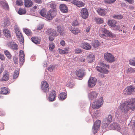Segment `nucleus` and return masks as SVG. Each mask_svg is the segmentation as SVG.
I'll return each mask as SVG.
<instances>
[{
  "instance_id": "nucleus-45",
  "label": "nucleus",
  "mask_w": 135,
  "mask_h": 135,
  "mask_svg": "<svg viewBox=\"0 0 135 135\" xmlns=\"http://www.w3.org/2000/svg\"><path fill=\"white\" fill-rule=\"evenodd\" d=\"M48 70L50 71H52L55 69V67L54 65H50L47 68Z\"/></svg>"
},
{
  "instance_id": "nucleus-23",
  "label": "nucleus",
  "mask_w": 135,
  "mask_h": 135,
  "mask_svg": "<svg viewBox=\"0 0 135 135\" xmlns=\"http://www.w3.org/2000/svg\"><path fill=\"white\" fill-rule=\"evenodd\" d=\"M95 59L94 55L93 54H90L87 56L86 59L89 62H91L94 61Z\"/></svg>"
},
{
  "instance_id": "nucleus-36",
  "label": "nucleus",
  "mask_w": 135,
  "mask_h": 135,
  "mask_svg": "<svg viewBox=\"0 0 135 135\" xmlns=\"http://www.w3.org/2000/svg\"><path fill=\"white\" fill-rule=\"evenodd\" d=\"M23 31L27 35H30L32 34L31 31L27 28H24Z\"/></svg>"
},
{
  "instance_id": "nucleus-16",
  "label": "nucleus",
  "mask_w": 135,
  "mask_h": 135,
  "mask_svg": "<svg viewBox=\"0 0 135 135\" xmlns=\"http://www.w3.org/2000/svg\"><path fill=\"white\" fill-rule=\"evenodd\" d=\"M46 33L48 35L52 36H57L58 33L54 30L50 29H48L46 31Z\"/></svg>"
},
{
  "instance_id": "nucleus-32",
  "label": "nucleus",
  "mask_w": 135,
  "mask_h": 135,
  "mask_svg": "<svg viewBox=\"0 0 135 135\" xmlns=\"http://www.w3.org/2000/svg\"><path fill=\"white\" fill-rule=\"evenodd\" d=\"M4 54L8 59H11L12 55L10 52L7 50H6L4 52Z\"/></svg>"
},
{
  "instance_id": "nucleus-19",
  "label": "nucleus",
  "mask_w": 135,
  "mask_h": 135,
  "mask_svg": "<svg viewBox=\"0 0 135 135\" xmlns=\"http://www.w3.org/2000/svg\"><path fill=\"white\" fill-rule=\"evenodd\" d=\"M71 3L79 7H82L85 5L84 3L78 0H73L72 1Z\"/></svg>"
},
{
  "instance_id": "nucleus-37",
  "label": "nucleus",
  "mask_w": 135,
  "mask_h": 135,
  "mask_svg": "<svg viewBox=\"0 0 135 135\" xmlns=\"http://www.w3.org/2000/svg\"><path fill=\"white\" fill-rule=\"evenodd\" d=\"M60 98L61 100H64L66 97V94L65 93H61L60 94Z\"/></svg>"
},
{
  "instance_id": "nucleus-39",
  "label": "nucleus",
  "mask_w": 135,
  "mask_h": 135,
  "mask_svg": "<svg viewBox=\"0 0 135 135\" xmlns=\"http://www.w3.org/2000/svg\"><path fill=\"white\" fill-rule=\"evenodd\" d=\"M100 43L98 41H96L93 44V46L95 48H97L100 46Z\"/></svg>"
},
{
  "instance_id": "nucleus-12",
  "label": "nucleus",
  "mask_w": 135,
  "mask_h": 135,
  "mask_svg": "<svg viewBox=\"0 0 135 135\" xmlns=\"http://www.w3.org/2000/svg\"><path fill=\"white\" fill-rule=\"evenodd\" d=\"M49 86L48 84L46 81H44L42 83L41 88L43 91L47 92L49 89Z\"/></svg>"
},
{
  "instance_id": "nucleus-10",
  "label": "nucleus",
  "mask_w": 135,
  "mask_h": 135,
  "mask_svg": "<svg viewBox=\"0 0 135 135\" xmlns=\"http://www.w3.org/2000/svg\"><path fill=\"white\" fill-rule=\"evenodd\" d=\"M80 13V15L83 18L85 19L88 18L89 14L86 8H83L81 10Z\"/></svg>"
},
{
  "instance_id": "nucleus-25",
  "label": "nucleus",
  "mask_w": 135,
  "mask_h": 135,
  "mask_svg": "<svg viewBox=\"0 0 135 135\" xmlns=\"http://www.w3.org/2000/svg\"><path fill=\"white\" fill-rule=\"evenodd\" d=\"M31 40L32 42L36 44H40L41 39L38 37H34L31 38Z\"/></svg>"
},
{
  "instance_id": "nucleus-26",
  "label": "nucleus",
  "mask_w": 135,
  "mask_h": 135,
  "mask_svg": "<svg viewBox=\"0 0 135 135\" xmlns=\"http://www.w3.org/2000/svg\"><path fill=\"white\" fill-rule=\"evenodd\" d=\"M100 115V111L97 110L93 114L91 115L93 120L99 117Z\"/></svg>"
},
{
  "instance_id": "nucleus-22",
  "label": "nucleus",
  "mask_w": 135,
  "mask_h": 135,
  "mask_svg": "<svg viewBox=\"0 0 135 135\" xmlns=\"http://www.w3.org/2000/svg\"><path fill=\"white\" fill-rule=\"evenodd\" d=\"M60 10L62 12L66 13L68 11V9L66 6L64 4H62L60 6Z\"/></svg>"
},
{
  "instance_id": "nucleus-27",
  "label": "nucleus",
  "mask_w": 135,
  "mask_h": 135,
  "mask_svg": "<svg viewBox=\"0 0 135 135\" xmlns=\"http://www.w3.org/2000/svg\"><path fill=\"white\" fill-rule=\"evenodd\" d=\"M97 12L98 14L101 16H104L106 14L105 10L104 9L99 8L97 10Z\"/></svg>"
},
{
  "instance_id": "nucleus-62",
  "label": "nucleus",
  "mask_w": 135,
  "mask_h": 135,
  "mask_svg": "<svg viewBox=\"0 0 135 135\" xmlns=\"http://www.w3.org/2000/svg\"><path fill=\"white\" fill-rule=\"evenodd\" d=\"M65 41L63 40H61L60 42V44L62 46H64L65 45Z\"/></svg>"
},
{
  "instance_id": "nucleus-50",
  "label": "nucleus",
  "mask_w": 135,
  "mask_h": 135,
  "mask_svg": "<svg viewBox=\"0 0 135 135\" xmlns=\"http://www.w3.org/2000/svg\"><path fill=\"white\" fill-rule=\"evenodd\" d=\"M113 29L115 30H118L119 31H122V30H120L119 26L117 25L116 26L115 25V26L113 27Z\"/></svg>"
},
{
  "instance_id": "nucleus-20",
  "label": "nucleus",
  "mask_w": 135,
  "mask_h": 135,
  "mask_svg": "<svg viewBox=\"0 0 135 135\" xmlns=\"http://www.w3.org/2000/svg\"><path fill=\"white\" fill-rule=\"evenodd\" d=\"M16 36L18 40L22 43L24 42V38L20 31L16 33Z\"/></svg>"
},
{
  "instance_id": "nucleus-51",
  "label": "nucleus",
  "mask_w": 135,
  "mask_h": 135,
  "mask_svg": "<svg viewBox=\"0 0 135 135\" xmlns=\"http://www.w3.org/2000/svg\"><path fill=\"white\" fill-rule=\"evenodd\" d=\"M116 0H104L105 3H107L111 4L113 3Z\"/></svg>"
},
{
  "instance_id": "nucleus-49",
  "label": "nucleus",
  "mask_w": 135,
  "mask_h": 135,
  "mask_svg": "<svg viewBox=\"0 0 135 135\" xmlns=\"http://www.w3.org/2000/svg\"><path fill=\"white\" fill-rule=\"evenodd\" d=\"M16 3L17 5L20 6L23 5V3L21 0H17L16 1Z\"/></svg>"
},
{
  "instance_id": "nucleus-56",
  "label": "nucleus",
  "mask_w": 135,
  "mask_h": 135,
  "mask_svg": "<svg viewBox=\"0 0 135 135\" xmlns=\"http://www.w3.org/2000/svg\"><path fill=\"white\" fill-rule=\"evenodd\" d=\"M44 27V25H39L37 27V30H40L42 29Z\"/></svg>"
},
{
  "instance_id": "nucleus-29",
  "label": "nucleus",
  "mask_w": 135,
  "mask_h": 135,
  "mask_svg": "<svg viewBox=\"0 0 135 135\" xmlns=\"http://www.w3.org/2000/svg\"><path fill=\"white\" fill-rule=\"evenodd\" d=\"M3 33L5 36L7 37L10 38L11 37V35L9 31L7 29H4L3 30Z\"/></svg>"
},
{
  "instance_id": "nucleus-34",
  "label": "nucleus",
  "mask_w": 135,
  "mask_h": 135,
  "mask_svg": "<svg viewBox=\"0 0 135 135\" xmlns=\"http://www.w3.org/2000/svg\"><path fill=\"white\" fill-rule=\"evenodd\" d=\"M40 14L41 16L46 18L47 16L46 14V10L45 9H42L40 12Z\"/></svg>"
},
{
  "instance_id": "nucleus-18",
  "label": "nucleus",
  "mask_w": 135,
  "mask_h": 135,
  "mask_svg": "<svg viewBox=\"0 0 135 135\" xmlns=\"http://www.w3.org/2000/svg\"><path fill=\"white\" fill-rule=\"evenodd\" d=\"M56 97L55 91H52L49 95V100L50 101H53L55 100Z\"/></svg>"
},
{
  "instance_id": "nucleus-15",
  "label": "nucleus",
  "mask_w": 135,
  "mask_h": 135,
  "mask_svg": "<svg viewBox=\"0 0 135 135\" xmlns=\"http://www.w3.org/2000/svg\"><path fill=\"white\" fill-rule=\"evenodd\" d=\"M7 44L8 47L13 50H16L18 48L17 45L14 42H9Z\"/></svg>"
},
{
  "instance_id": "nucleus-57",
  "label": "nucleus",
  "mask_w": 135,
  "mask_h": 135,
  "mask_svg": "<svg viewBox=\"0 0 135 135\" xmlns=\"http://www.w3.org/2000/svg\"><path fill=\"white\" fill-rule=\"evenodd\" d=\"M4 7L6 10H8L9 9L8 5L7 3H4Z\"/></svg>"
},
{
  "instance_id": "nucleus-28",
  "label": "nucleus",
  "mask_w": 135,
  "mask_h": 135,
  "mask_svg": "<svg viewBox=\"0 0 135 135\" xmlns=\"http://www.w3.org/2000/svg\"><path fill=\"white\" fill-rule=\"evenodd\" d=\"M76 74L78 77L81 78L84 75V71L82 70H79L76 72Z\"/></svg>"
},
{
  "instance_id": "nucleus-35",
  "label": "nucleus",
  "mask_w": 135,
  "mask_h": 135,
  "mask_svg": "<svg viewBox=\"0 0 135 135\" xmlns=\"http://www.w3.org/2000/svg\"><path fill=\"white\" fill-rule=\"evenodd\" d=\"M1 92L2 94H6L8 92V91L6 88H1Z\"/></svg>"
},
{
  "instance_id": "nucleus-46",
  "label": "nucleus",
  "mask_w": 135,
  "mask_h": 135,
  "mask_svg": "<svg viewBox=\"0 0 135 135\" xmlns=\"http://www.w3.org/2000/svg\"><path fill=\"white\" fill-rule=\"evenodd\" d=\"M18 13L20 15L25 14L26 13V11L23 9L20 8L18 12Z\"/></svg>"
},
{
  "instance_id": "nucleus-42",
  "label": "nucleus",
  "mask_w": 135,
  "mask_h": 135,
  "mask_svg": "<svg viewBox=\"0 0 135 135\" xmlns=\"http://www.w3.org/2000/svg\"><path fill=\"white\" fill-rule=\"evenodd\" d=\"M116 125V123H114L109 127L108 128L109 129H115Z\"/></svg>"
},
{
  "instance_id": "nucleus-43",
  "label": "nucleus",
  "mask_w": 135,
  "mask_h": 135,
  "mask_svg": "<svg viewBox=\"0 0 135 135\" xmlns=\"http://www.w3.org/2000/svg\"><path fill=\"white\" fill-rule=\"evenodd\" d=\"M3 26L4 27H6L8 26L9 24V21L8 19H6L4 20V22Z\"/></svg>"
},
{
  "instance_id": "nucleus-21",
  "label": "nucleus",
  "mask_w": 135,
  "mask_h": 135,
  "mask_svg": "<svg viewBox=\"0 0 135 135\" xmlns=\"http://www.w3.org/2000/svg\"><path fill=\"white\" fill-rule=\"evenodd\" d=\"M96 69L99 72L105 74H107L109 72L108 70L104 68H102L101 67L97 66L96 67Z\"/></svg>"
},
{
  "instance_id": "nucleus-48",
  "label": "nucleus",
  "mask_w": 135,
  "mask_h": 135,
  "mask_svg": "<svg viewBox=\"0 0 135 135\" xmlns=\"http://www.w3.org/2000/svg\"><path fill=\"white\" fill-rule=\"evenodd\" d=\"M57 31L59 32V33H60V35H61L62 34V29L61 28L60 26H57Z\"/></svg>"
},
{
  "instance_id": "nucleus-63",
  "label": "nucleus",
  "mask_w": 135,
  "mask_h": 135,
  "mask_svg": "<svg viewBox=\"0 0 135 135\" xmlns=\"http://www.w3.org/2000/svg\"><path fill=\"white\" fill-rule=\"evenodd\" d=\"M69 47H67L65 48L64 50L65 52H66V54L68 53V52L69 50Z\"/></svg>"
},
{
  "instance_id": "nucleus-53",
  "label": "nucleus",
  "mask_w": 135,
  "mask_h": 135,
  "mask_svg": "<svg viewBox=\"0 0 135 135\" xmlns=\"http://www.w3.org/2000/svg\"><path fill=\"white\" fill-rule=\"evenodd\" d=\"M59 53L60 54H67L66 52H65L64 50L62 49H59Z\"/></svg>"
},
{
  "instance_id": "nucleus-3",
  "label": "nucleus",
  "mask_w": 135,
  "mask_h": 135,
  "mask_svg": "<svg viewBox=\"0 0 135 135\" xmlns=\"http://www.w3.org/2000/svg\"><path fill=\"white\" fill-rule=\"evenodd\" d=\"M57 12L56 9H50L47 13L46 19L48 20H52L56 15Z\"/></svg>"
},
{
  "instance_id": "nucleus-13",
  "label": "nucleus",
  "mask_w": 135,
  "mask_h": 135,
  "mask_svg": "<svg viewBox=\"0 0 135 135\" xmlns=\"http://www.w3.org/2000/svg\"><path fill=\"white\" fill-rule=\"evenodd\" d=\"M69 29L72 33L75 35H77L80 32V30L78 28L70 26L69 27Z\"/></svg>"
},
{
  "instance_id": "nucleus-2",
  "label": "nucleus",
  "mask_w": 135,
  "mask_h": 135,
  "mask_svg": "<svg viewBox=\"0 0 135 135\" xmlns=\"http://www.w3.org/2000/svg\"><path fill=\"white\" fill-rule=\"evenodd\" d=\"M103 102L102 97L98 99L93 102L92 104V107L94 109H98L102 105Z\"/></svg>"
},
{
  "instance_id": "nucleus-60",
  "label": "nucleus",
  "mask_w": 135,
  "mask_h": 135,
  "mask_svg": "<svg viewBox=\"0 0 135 135\" xmlns=\"http://www.w3.org/2000/svg\"><path fill=\"white\" fill-rule=\"evenodd\" d=\"M35 2L37 3L40 4L42 3V1L41 0H34Z\"/></svg>"
},
{
  "instance_id": "nucleus-7",
  "label": "nucleus",
  "mask_w": 135,
  "mask_h": 135,
  "mask_svg": "<svg viewBox=\"0 0 135 135\" xmlns=\"http://www.w3.org/2000/svg\"><path fill=\"white\" fill-rule=\"evenodd\" d=\"M100 123L101 121L99 120H97L94 123L92 128L94 134L97 132L98 129L100 127Z\"/></svg>"
},
{
  "instance_id": "nucleus-58",
  "label": "nucleus",
  "mask_w": 135,
  "mask_h": 135,
  "mask_svg": "<svg viewBox=\"0 0 135 135\" xmlns=\"http://www.w3.org/2000/svg\"><path fill=\"white\" fill-rule=\"evenodd\" d=\"M127 71H128V72H129L130 73H131L134 71V70L133 68L130 67V68H129L128 69Z\"/></svg>"
},
{
  "instance_id": "nucleus-17",
  "label": "nucleus",
  "mask_w": 135,
  "mask_h": 135,
  "mask_svg": "<svg viewBox=\"0 0 135 135\" xmlns=\"http://www.w3.org/2000/svg\"><path fill=\"white\" fill-rule=\"evenodd\" d=\"M9 79V75L8 71H5L3 73V76L1 79L3 81H7Z\"/></svg>"
},
{
  "instance_id": "nucleus-41",
  "label": "nucleus",
  "mask_w": 135,
  "mask_h": 135,
  "mask_svg": "<svg viewBox=\"0 0 135 135\" xmlns=\"http://www.w3.org/2000/svg\"><path fill=\"white\" fill-rule=\"evenodd\" d=\"M50 5L51 9H55L56 4L54 2H51L50 3Z\"/></svg>"
},
{
  "instance_id": "nucleus-33",
  "label": "nucleus",
  "mask_w": 135,
  "mask_h": 135,
  "mask_svg": "<svg viewBox=\"0 0 135 135\" xmlns=\"http://www.w3.org/2000/svg\"><path fill=\"white\" fill-rule=\"evenodd\" d=\"M19 73V70L17 69L15 70L14 73L13 75V78L14 79L17 78L18 77Z\"/></svg>"
},
{
  "instance_id": "nucleus-64",
  "label": "nucleus",
  "mask_w": 135,
  "mask_h": 135,
  "mask_svg": "<svg viewBox=\"0 0 135 135\" xmlns=\"http://www.w3.org/2000/svg\"><path fill=\"white\" fill-rule=\"evenodd\" d=\"M79 60L80 61L85 62V59L83 57H81L79 59Z\"/></svg>"
},
{
  "instance_id": "nucleus-11",
  "label": "nucleus",
  "mask_w": 135,
  "mask_h": 135,
  "mask_svg": "<svg viewBox=\"0 0 135 135\" xmlns=\"http://www.w3.org/2000/svg\"><path fill=\"white\" fill-rule=\"evenodd\" d=\"M101 31L107 36L110 37H114L115 36L114 34L105 28H102Z\"/></svg>"
},
{
  "instance_id": "nucleus-47",
  "label": "nucleus",
  "mask_w": 135,
  "mask_h": 135,
  "mask_svg": "<svg viewBox=\"0 0 135 135\" xmlns=\"http://www.w3.org/2000/svg\"><path fill=\"white\" fill-rule=\"evenodd\" d=\"M49 47L50 50L52 51L55 47V45L54 43H51L49 44Z\"/></svg>"
},
{
  "instance_id": "nucleus-38",
  "label": "nucleus",
  "mask_w": 135,
  "mask_h": 135,
  "mask_svg": "<svg viewBox=\"0 0 135 135\" xmlns=\"http://www.w3.org/2000/svg\"><path fill=\"white\" fill-rule=\"evenodd\" d=\"M123 17L122 15H114L113 16V18L119 20L122 19Z\"/></svg>"
},
{
  "instance_id": "nucleus-59",
  "label": "nucleus",
  "mask_w": 135,
  "mask_h": 135,
  "mask_svg": "<svg viewBox=\"0 0 135 135\" xmlns=\"http://www.w3.org/2000/svg\"><path fill=\"white\" fill-rule=\"evenodd\" d=\"M0 59L3 61L5 60V57L3 55L0 54Z\"/></svg>"
},
{
  "instance_id": "nucleus-9",
  "label": "nucleus",
  "mask_w": 135,
  "mask_h": 135,
  "mask_svg": "<svg viewBox=\"0 0 135 135\" xmlns=\"http://www.w3.org/2000/svg\"><path fill=\"white\" fill-rule=\"evenodd\" d=\"M97 81L96 79L94 77L90 78L88 81V86L90 87H93L94 86Z\"/></svg>"
},
{
  "instance_id": "nucleus-5",
  "label": "nucleus",
  "mask_w": 135,
  "mask_h": 135,
  "mask_svg": "<svg viewBox=\"0 0 135 135\" xmlns=\"http://www.w3.org/2000/svg\"><path fill=\"white\" fill-rule=\"evenodd\" d=\"M112 119V116L110 115H109L108 117L104 119L103 121V128H107L108 125L111 122Z\"/></svg>"
},
{
  "instance_id": "nucleus-8",
  "label": "nucleus",
  "mask_w": 135,
  "mask_h": 135,
  "mask_svg": "<svg viewBox=\"0 0 135 135\" xmlns=\"http://www.w3.org/2000/svg\"><path fill=\"white\" fill-rule=\"evenodd\" d=\"M98 95V93L95 91L90 92L88 94V98L91 101L97 98Z\"/></svg>"
},
{
  "instance_id": "nucleus-44",
  "label": "nucleus",
  "mask_w": 135,
  "mask_h": 135,
  "mask_svg": "<svg viewBox=\"0 0 135 135\" xmlns=\"http://www.w3.org/2000/svg\"><path fill=\"white\" fill-rule=\"evenodd\" d=\"M129 62L130 65L135 66V58L130 59Z\"/></svg>"
},
{
  "instance_id": "nucleus-24",
  "label": "nucleus",
  "mask_w": 135,
  "mask_h": 135,
  "mask_svg": "<svg viewBox=\"0 0 135 135\" xmlns=\"http://www.w3.org/2000/svg\"><path fill=\"white\" fill-rule=\"evenodd\" d=\"M24 4L26 7H29L32 6L33 3L31 0H25Z\"/></svg>"
},
{
  "instance_id": "nucleus-1",
  "label": "nucleus",
  "mask_w": 135,
  "mask_h": 135,
  "mask_svg": "<svg viewBox=\"0 0 135 135\" xmlns=\"http://www.w3.org/2000/svg\"><path fill=\"white\" fill-rule=\"evenodd\" d=\"M120 109L125 113H127L130 110H135V98H132L127 101L124 102L120 105Z\"/></svg>"
},
{
  "instance_id": "nucleus-54",
  "label": "nucleus",
  "mask_w": 135,
  "mask_h": 135,
  "mask_svg": "<svg viewBox=\"0 0 135 135\" xmlns=\"http://www.w3.org/2000/svg\"><path fill=\"white\" fill-rule=\"evenodd\" d=\"M78 25V23L77 20L73 21V26H77Z\"/></svg>"
},
{
  "instance_id": "nucleus-14",
  "label": "nucleus",
  "mask_w": 135,
  "mask_h": 135,
  "mask_svg": "<svg viewBox=\"0 0 135 135\" xmlns=\"http://www.w3.org/2000/svg\"><path fill=\"white\" fill-rule=\"evenodd\" d=\"M25 55L24 52L23 50H20L19 53V57L20 63L22 65L25 61Z\"/></svg>"
},
{
  "instance_id": "nucleus-40",
  "label": "nucleus",
  "mask_w": 135,
  "mask_h": 135,
  "mask_svg": "<svg viewBox=\"0 0 135 135\" xmlns=\"http://www.w3.org/2000/svg\"><path fill=\"white\" fill-rule=\"evenodd\" d=\"M95 20L98 24H101L103 22V20L102 18H95Z\"/></svg>"
},
{
  "instance_id": "nucleus-30",
  "label": "nucleus",
  "mask_w": 135,
  "mask_h": 135,
  "mask_svg": "<svg viewBox=\"0 0 135 135\" xmlns=\"http://www.w3.org/2000/svg\"><path fill=\"white\" fill-rule=\"evenodd\" d=\"M116 21L114 20H109L108 22V25L112 27L115 26L116 24Z\"/></svg>"
},
{
  "instance_id": "nucleus-31",
  "label": "nucleus",
  "mask_w": 135,
  "mask_h": 135,
  "mask_svg": "<svg viewBox=\"0 0 135 135\" xmlns=\"http://www.w3.org/2000/svg\"><path fill=\"white\" fill-rule=\"evenodd\" d=\"M83 48L86 50H89L91 49L90 46L87 43H84L83 44Z\"/></svg>"
},
{
  "instance_id": "nucleus-52",
  "label": "nucleus",
  "mask_w": 135,
  "mask_h": 135,
  "mask_svg": "<svg viewBox=\"0 0 135 135\" xmlns=\"http://www.w3.org/2000/svg\"><path fill=\"white\" fill-rule=\"evenodd\" d=\"M116 124L115 130H117L118 131H120L121 129L120 125L117 123H116Z\"/></svg>"
},
{
  "instance_id": "nucleus-6",
  "label": "nucleus",
  "mask_w": 135,
  "mask_h": 135,
  "mask_svg": "<svg viewBox=\"0 0 135 135\" xmlns=\"http://www.w3.org/2000/svg\"><path fill=\"white\" fill-rule=\"evenodd\" d=\"M135 89V86H130L127 87L124 90L123 93L126 95H129L134 91Z\"/></svg>"
},
{
  "instance_id": "nucleus-61",
  "label": "nucleus",
  "mask_w": 135,
  "mask_h": 135,
  "mask_svg": "<svg viewBox=\"0 0 135 135\" xmlns=\"http://www.w3.org/2000/svg\"><path fill=\"white\" fill-rule=\"evenodd\" d=\"M14 29L15 33L20 31H19V29L16 26L15 27Z\"/></svg>"
},
{
  "instance_id": "nucleus-4",
  "label": "nucleus",
  "mask_w": 135,
  "mask_h": 135,
  "mask_svg": "<svg viewBox=\"0 0 135 135\" xmlns=\"http://www.w3.org/2000/svg\"><path fill=\"white\" fill-rule=\"evenodd\" d=\"M104 59L110 63L113 62L115 61L114 57L111 54L108 52L104 53Z\"/></svg>"
},
{
  "instance_id": "nucleus-55",
  "label": "nucleus",
  "mask_w": 135,
  "mask_h": 135,
  "mask_svg": "<svg viewBox=\"0 0 135 135\" xmlns=\"http://www.w3.org/2000/svg\"><path fill=\"white\" fill-rule=\"evenodd\" d=\"M75 53L77 54L80 53L81 52V49L78 48L75 49Z\"/></svg>"
}]
</instances>
